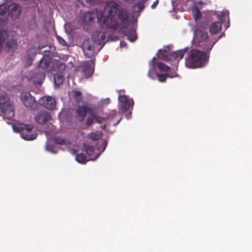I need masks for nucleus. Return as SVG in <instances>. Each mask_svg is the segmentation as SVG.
<instances>
[{"label":"nucleus","instance_id":"obj_13","mask_svg":"<svg viewBox=\"0 0 252 252\" xmlns=\"http://www.w3.org/2000/svg\"><path fill=\"white\" fill-rule=\"evenodd\" d=\"M45 77V73L36 69V72L31 77L30 80L35 84L41 85Z\"/></svg>","mask_w":252,"mask_h":252},{"label":"nucleus","instance_id":"obj_5","mask_svg":"<svg viewBox=\"0 0 252 252\" xmlns=\"http://www.w3.org/2000/svg\"><path fill=\"white\" fill-rule=\"evenodd\" d=\"M20 98L23 104L31 109H35L37 106V102L34 97L29 92H23L20 94Z\"/></svg>","mask_w":252,"mask_h":252},{"label":"nucleus","instance_id":"obj_36","mask_svg":"<svg viewBox=\"0 0 252 252\" xmlns=\"http://www.w3.org/2000/svg\"><path fill=\"white\" fill-rule=\"evenodd\" d=\"M135 7H137L138 8V9L139 11L142 10L143 8V4L142 3L140 2L137 3L135 6Z\"/></svg>","mask_w":252,"mask_h":252},{"label":"nucleus","instance_id":"obj_31","mask_svg":"<svg viewBox=\"0 0 252 252\" xmlns=\"http://www.w3.org/2000/svg\"><path fill=\"white\" fill-rule=\"evenodd\" d=\"M157 76L158 77V80L160 82H165L166 80L167 77L172 78L173 76L171 75L167 74H161L157 73Z\"/></svg>","mask_w":252,"mask_h":252},{"label":"nucleus","instance_id":"obj_32","mask_svg":"<svg viewBox=\"0 0 252 252\" xmlns=\"http://www.w3.org/2000/svg\"><path fill=\"white\" fill-rule=\"evenodd\" d=\"M95 122V115L92 114L88 117L85 122V125L87 126H91Z\"/></svg>","mask_w":252,"mask_h":252},{"label":"nucleus","instance_id":"obj_6","mask_svg":"<svg viewBox=\"0 0 252 252\" xmlns=\"http://www.w3.org/2000/svg\"><path fill=\"white\" fill-rule=\"evenodd\" d=\"M119 102V111L125 113L130 108L132 107L134 102L132 99H129L126 95H119L118 97Z\"/></svg>","mask_w":252,"mask_h":252},{"label":"nucleus","instance_id":"obj_24","mask_svg":"<svg viewBox=\"0 0 252 252\" xmlns=\"http://www.w3.org/2000/svg\"><path fill=\"white\" fill-rule=\"evenodd\" d=\"M83 147L86 153L90 156L92 155L94 152V148L92 145L88 143H85L83 144Z\"/></svg>","mask_w":252,"mask_h":252},{"label":"nucleus","instance_id":"obj_8","mask_svg":"<svg viewBox=\"0 0 252 252\" xmlns=\"http://www.w3.org/2000/svg\"><path fill=\"white\" fill-rule=\"evenodd\" d=\"M51 58L49 56H44L39 62L37 70L44 73L50 71Z\"/></svg>","mask_w":252,"mask_h":252},{"label":"nucleus","instance_id":"obj_9","mask_svg":"<svg viewBox=\"0 0 252 252\" xmlns=\"http://www.w3.org/2000/svg\"><path fill=\"white\" fill-rule=\"evenodd\" d=\"M38 104L49 110H53L56 106V101L50 96H45L40 98Z\"/></svg>","mask_w":252,"mask_h":252},{"label":"nucleus","instance_id":"obj_23","mask_svg":"<svg viewBox=\"0 0 252 252\" xmlns=\"http://www.w3.org/2000/svg\"><path fill=\"white\" fill-rule=\"evenodd\" d=\"M116 115V113L114 111L112 113L109 114L107 118H103L99 116H97L95 115V122L100 124L103 122V121L109 119L110 118H113L115 115Z\"/></svg>","mask_w":252,"mask_h":252},{"label":"nucleus","instance_id":"obj_22","mask_svg":"<svg viewBox=\"0 0 252 252\" xmlns=\"http://www.w3.org/2000/svg\"><path fill=\"white\" fill-rule=\"evenodd\" d=\"M64 76L61 72H58L54 75V80L56 85L59 86L63 83Z\"/></svg>","mask_w":252,"mask_h":252},{"label":"nucleus","instance_id":"obj_1","mask_svg":"<svg viewBox=\"0 0 252 252\" xmlns=\"http://www.w3.org/2000/svg\"><path fill=\"white\" fill-rule=\"evenodd\" d=\"M116 15L122 24L129 25V13L128 10L125 7H119V5L114 1L107 3L103 15L99 20L107 28H116L119 23Z\"/></svg>","mask_w":252,"mask_h":252},{"label":"nucleus","instance_id":"obj_27","mask_svg":"<svg viewBox=\"0 0 252 252\" xmlns=\"http://www.w3.org/2000/svg\"><path fill=\"white\" fill-rule=\"evenodd\" d=\"M55 143L60 145H67L69 143L67 140L60 137H55L53 139Z\"/></svg>","mask_w":252,"mask_h":252},{"label":"nucleus","instance_id":"obj_28","mask_svg":"<svg viewBox=\"0 0 252 252\" xmlns=\"http://www.w3.org/2000/svg\"><path fill=\"white\" fill-rule=\"evenodd\" d=\"M76 159L77 162L80 163H85L86 162V156L83 153L76 155Z\"/></svg>","mask_w":252,"mask_h":252},{"label":"nucleus","instance_id":"obj_44","mask_svg":"<svg viewBox=\"0 0 252 252\" xmlns=\"http://www.w3.org/2000/svg\"><path fill=\"white\" fill-rule=\"evenodd\" d=\"M63 67L64 68L65 67V64H63Z\"/></svg>","mask_w":252,"mask_h":252},{"label":"nucleus","instance_id":"obj_34","mask_svg":"<svg viewBox=\"0 0 252 252\" xmlns=\"http://www.w3.org/2000/svg\"><path fill=\"white\" fill-rule=\"evenodd\" d=\"M46 149L47 151L53 153H56V151L55 150V147L54 145H51L49 144H46Z\"/></svg>","mask_w":252,"mask_h":252},{"label":"nucleus","instance_id":"obj_43","mask_svg":"<svg viewBox=\"0 0 252 252\" xmlns=\"http://www.w3.org/2000/svg\"><path fill=\"white\" fill-rule=\"evenodd\" d=\"M106 145H107V143H104V147L103 150L105 149V147H106Z\"/></svg>","mask_w":252,"mask_h":252},{"label":"nucleus","instance_id":"obj_29","mask_svg":"<svg viewBox=\"0 0 252 252\" xmlns=\"http://www.w3.org/2000/svg\"><path fill=\"white\" fill-rule=\"evenodd\" d=\"M4 116L8 120L12 119L14 116V113L13 109L10 108L9 110H5Z\"/></svg>","mask_w":252,"mask_h":252},{"label":"nucleus","instance_id":"obj_17","mask_svg":"<svg viewBox=\"0 0 252 252\" xmlns=\"http://www.w3.org/2000/svg\"><path fill=\"white\" fill-rule=\"evenodd\" d=\"M76 113V118L79 121L82 122L84 120L87 113V108L85 106H79L77 109Z\"/></svg>","mask_w":252,"mask_h":252},{"label":"nucleus","instance_id":"obj_14","mask_svg":"<svg viewBox=\"0 0 252 252\" xmlns=\"http://www.w3.org/2000/svg\"><path fill=\"white\" fill-rule=\"evenodd\" d=\"M121 32L126 35L129 40L130 41H134L136 38V32L132 29H129L126 27H123L121 29Z\"/></svg>","mask_w":252,"mask_h":252},{"label":"nucleus","instance_id":"obj_33","mask_svg":"<svg viewBox=\"0 0 252 252\" xmlns=\"http://www.w3.org/2000/svg\"><path fill=\"white\" fill-rule=\"evenodd\" d=\"M74 99L76 101L79 102L81 100V93L79 91H75L74 92Z\"/></svg>","mask_w":252,"mask_h":252},{"label":"nucleus","instance_id":"obj_18","mask_svg":"<svg viewBox=\"0 0 252 252\" xmlns=\"http://www.w3.org/2000/svg\"><path fill=\"white\" fill-rule=\"evenodd\" d=\"M82 71L86 78H89L93 74L94 70L92 68L91 63H87L82 66Z\"/></svg>","mask_w":252,"mask_h":252},{"label":"nucleus","instance_id":"obj_26","mask_svg":"<svg viewBox=\"0 0 252 252\" xmlns=\"http://www.w3.org/2000/svg\"><path fill=\"white\" fill-rule=\"evenodd\" d=\"M9 96L6 93H0V104H5L9 101Z\"/></svg>","mask_w":252,"mask_h":252},{"label":"nucleus","instance_id":"obj_19","mask_svg":"<svg viewBox=\"0 0 252 252\" xmlns=\"http://www.w3.org/2000/svg\"><path fill=\"white\" fill-rule=\"evenodd\" d=\"M186 52L185 50L182 49L170 53L171 61L180 60L183 58Z\"/></svg>","mask_w":252,"mask_h":252},{"label":"nucleus","instance_id":"obj_3","mask_svg":"<svg viewBox=\"0 0 252 252\" xmlns=\"http://www.w3.org/2000/svg\"><path fill=\"white\" fill-rule=\"evenodd\" d=\"M207 59L205 52L192 49L188 52L185 59L186 66L189 68H196L203 66Z\"/></svg>","mask_w":252,"mask_h":252},{"label":"nucleus","instance_id":"obj_12","mask_svg":"<svg viewBox=\"0 0 252 252\" xmlns=\"http://www.w3.org/2000/svg\"><path fill=\"white\" fill-rule=\"evenodd\" d=\"M51 119L49 113L45 111L40 112L35 117V120L39 125L45 124Z\"/></svg>","mask_w":252,"mask_h":252},{"label":"nucleus","instance_id":"obj_15","mask_svg":"<svg viewBox=\"0 0 252 252\" xmlns=\"http://www.w3.org/2000/svg\"><path fill=\"white\" fill-rule=\"evenodd\" d=\"M8 10V15L13 19L17 18L21 13L19 6L16 4L9 5Z\"/></svg>","mask_w":252,"mask_h":252},{"label":"nucleus","instance_id":"obj_40","mask_svg":"<svg viewBox=\"0 0 252 252\" xmlns=\"http://www.w3.org/2000/svg\"><path fill=\"white\" fill-rule=\"evenodd\" d=\"M5 13V11L2 10L1 11H0V15H3Z\"/></svg>","mask_w":252,"mask_h":252},{"label":"nucleus","instance_id":"obj_11","mask_svg":"<svg viewBox=\"0 0 252 252\" xmlns=\"http://www.w3.org/2000/svg\"><path fill=\"white\" fill-rule=\"evenodd\" d=\"M81 48L87 58H91L94 54V48L89 40H85L82 43Z\"/></svg>","mask_w":252,"mask_h":252},{"label":"nucleus","instance_id":"obj_42","mask_svg":"<svg viewBox=\"0 0 252 252\" xmlns=\"http://www.w3.org/2000/svg\"><path fill=\"white\" fill-rule=\"evenodd\" d=\"M151 71H152V70H149V72H148V75H149V76H150V73H151Z\"/></svg>","mask_w":252,"mask_h":252},{"label":"nucleus","instance_id":"obj_37","mask_svg":"<svg viewBox=\"0 0 252 252\" xmlns=\"http://www.w3.org/2000/svg\"><path fill=\"white\" fill-rule=\"evenodd\" d=\"M158 0L155 1L154 3L152 5L151 7L153 9L155 8L157 6V5L158 4Z\"/></svg>","mask_w":252,"mask_h":252},{"label":"nucleus","instance_id":"obj_7","mask_svg":"<svg viewBox=\"0 0 252 252\" xmlns=\"http://www.w3.org/2000/svg\"><path fill=\"white\" fill-rule=\"evenodd\" d=\"M227 15V13L224 12L221 13L220 14L218 15V18L221 22H215L211 24L209 26L210 35L215 37L214 35L218 33L221 30L222 22H223V17Z\"/></svg>","mask_w":252,"mask_h":252},{"label":"nucleus","instance_id":"obj_20","mask_svg":"<svg viewBox=\"0 0 252 252\" xmlns=\"http://www.w3.org/2000/svg\"><path fill=\"white\" fill-rule=\"evenodd\" d=\"M158 56L159 59L165 61H171L170 53H168L165 50H159Z\"/></svg>","mask_w":252,"mask_h":252},{"label":"nucleus","instance_id":"obj_39","mask_svg":"<svg viewBox=\"0 0 252 252\" xmlns=\"http://www.w3.org/2000/svg\"><path fill=\"white\" fill-rule=\"evenodd\" d=\"M101 128L103 130H105V129H106V125H103L101 126Z\"/></svg>","mask_w":252,"mask_h":252},{"label":"nucleus","instance_id":"obj_4","mask_svg":"<svg viewBox=\"0 0 252 252\" xmlns=\"http://www.w3.org/2000/svg\"><path fill=\"white\" fill-rule=\"evenodd\" d=\"M14 131L19 132L21 137L26 140H33L37 137V134L32 132V125L18 123L13 126Z\"/></svg>","mask_w":252,"mask_h":252},{"label":"nucleus","instance_id":"obj_38","mask_svg":"<svg viewBox=\"0 0 252 252\" xmlns=\"http://www.w3.org/2000/svg\"><path fill=\"white\" fill-rule=\"evenodd\" d=\"M85 0L88 4H92L93 2L94 1V0Z\"/></svg>","mask_w":252,"mask_h":252},{"label":"nucleus","instance_id":"obj_41","mask_svg":"<svg viewBox=\"0 0 252 252\" xmlns=\"http://www.w3.org/2000/svg\"><path fill=\"white\" fill-rule=\"evenodd\" d=\"M120 121V120H119L116 123L114 124V126H116L119 123Z\"/></svg>","mask_w":252,"mask_h":252},{"label":"nucleus","instance_id":"obj_25","mask_svg":"<svg viewBox=\"0 0 252 252\" xmlns=\"http://www.w3.org/2000/svg\"><path fill=\"white\" fill-rule=\"evenodd\" d=\"M102 136L101 132L96 131L95 132H92L89 134L88 137L93 141H96L99 139Z\"/></svg>","mask_w":252,"mask_h":252},{"label":"nucleus","instance_id":"obj_30","mask_svg":"<svg viewBox=\"0 0 252 252\" xmlns=\"http://www.w3.org/2000/svg\"><path fill=\"white\" fill-rule=\"evenodd\" d=\"M157 66L161 71H168L170 70V67L168 66L161 62L157 63Z\"/></svg>","mask_w":252,"mask_h":252},{"label":"nucleus","instance_id":"obj_35","mask_svg":"<svg viewBox=\"0 0 252 252\" xmlns=\"http://www.w3.org/2000/svg\"><path fill=\"white\" fill-rule=\"evenodd\" d=\"M57 39L58 41V42L63 46H66V42L61 37H60L59 35L57 36Z\"/></svg>","mask_w":252,"mask_h":252},{"label":"nucleus","instance_id":"obj_16","mask_svg":"<svg viewBox=\"0 0 252 252\" xmlns=\"http://www.w3.org/2000/svg\"><path fill=\"white\" fill-rule=\"evenodd\" d=\"M17 39L14 38L9 39L5 44V49L7 52L13 53L18 48Z\"/></svg>","mask_w":252,"mask_h":252},{"label":"nucleus","instance_id":"obj_2","mask_svg":"<svg viewBox=\"0 0 252 252\" xmlns=\"http://www.w3.org/2000/svg\"><path fill=\"white\" fill-rule=\"evenodd\" d=\"M208 21L198 23L194 31L193 42L194 45L197 46L207 52H209L216 43L221 37H215L209 34Z\"/></svg>","mask_w":252,"mask_h":252},{"label":"nucleus","instance_id":"obj_10","mask_svg":"<svg viewBox=\"0 0 252 252\" xmlns=\"http://www.w3.org/2000/svg\"><path fill=\"white\" fill-rule=\"evenodd\" d=\"M92 37L95 43L100 45L103 46L106 42V32H104L95 31L93 33Z\"/></svg>","mask_w":252,"mask_h":252},{"label":"nucleus","instance_id":"obj_21","mask_svg":"<svg viewBox=\"0 0 252 252\" xmlns=\"http://www.w3.org/2000/svg\"><path fill=\"white\" fill-rule=\"evenodd\" d=\"M193 15L194 18V20L196 22V27H197V24L198 23H202L204 21H207L206 20H200V18L201 16V13L199 9L197 8H195L193 10Z\"/></svg>","mask_w":252,"mask_h":252}]
</instances>
